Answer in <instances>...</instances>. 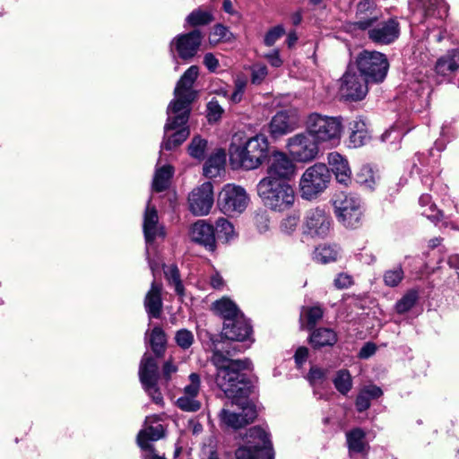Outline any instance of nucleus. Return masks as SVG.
Segmentation results:
<instances>
[{
  "mask_svg": "<svg viewBox=\"0 0 459 459\" xmlns=\"http://www.w3.org/2000/svg\"><path fill=\"white\" fill-rule=\"evenodd\" d=\"M216 368L215 381L225 395L232 400H238L247 396L244 387V369H249V359H232L225 356L221 351H214L211 359Z\"/></svg>",
  "mask_w": 459,
  "mask_h": 459,
  "instance_id": "f257e3e1",
  "label": "nucleus"
},
{
  "mask_svg": "<svg viewBox=\"0 0 459 459\" xmlns=\"http://www.w3.org/2000/svg\"><path fill=\"white\" fill-rule=\"evenodd\" d=\"M378 20V14L374 4L369 0H360L357 4L356 20L348 24L350 31L368 30L369 39L380 44H389L399 36V24L394 19L377 23L370 29Z\"/></svg>",
  "mask_w": 459,
  "mask_h": 459,
  "instance_id": "f03ea898",
  "label": "nucleus"
},
{
  "mask_svg": "<svg viewBox=\"0 0 459 459\" xmlns=\"http://www.w3.org/2000/svg\"><path fill=\"white\" fill-rule=\"evenodd\" d=\"M268 153L269 143L266 136L256 134L243 144H231L230 160L234 167L250 170L259 168L267 159Z\"/></svg>",
  "mask_w": 459,
  "mask_h": 459,
  "instance_id": "7ed1b4c3",
  "label": "nucleus"
},
{
  "mask_svg": "<svg viewBox=\"0 0 459 459\" xmlns=\"http://www.w3.org/2000/svg\"><path fill=\"white\" fill-rule=\"evenodd\" d=\"M212 307L224 318L222 335L226 339L242 342L249 337L251 326L232 300L222 298L215 301Z\"/></svg>",
  "mask_w": 459,
  "mask_h": 459,
  "instance_id": "20e7f679",
  "label": "nucleus"
},
{
  "mask_svg": "<svg viewBox=\"0 0 459 459\" xmlns=\"http://www.w3.org/2000/svg\"><path fill=\"white\" fill-rule=\"evenodd\" d=\"M256 188L264 206L272 211L285 212L291 209L296 202V192L290 183L261 179Z\"/></svg>",
  "mask_w": 459,
  "mask_h": 459,
  "instance_id": "39448f33",
  "label": "nucleus"
},
{
  "mask_svg": "<svg viewBox=\"0 0 459 459\" xmlns=\"http://www.w3.org/2000/svg\"><path fill=\"white\" fill-rule=\"evenodd\" d=\"M331 174L326 165L316 163L308 167L299 181L300 196L304 200L316 199L328 187Z\"/></svg>",
  "mask_w": 459,
  "mask_h": 459,
  "instance_id": "423d86ee",
  "label": "nucleus"
},
{
  "mask_svg": "<svg viewBox=\"0 0 459 459\" xmlns=\"http://www.w3.org/2000/svg\"><path fill=\"white\" fill-rule=\"evenodd\" d=\"M199 74V68L196 65L190 66L181 76L174 90V99L168 108H174L178 112L179 119H186V114L190 113L191 103L196 97V91L193 89L194 83Z\"/></svg>",
  "mask_w": 459,
  "mask_h": 459,
  "instance_id": "0eeeda50",
  "label": "nucleus"
},
{
  "mask_svg": "<svg viewBox=\"0 0 459 459\" xmlns=\"http://www.w3.org/2000/svg\"><path fill=\"white\" fill-rule=\"evenodd\" d=\"M306 129L316 143H332L341 138L342 124L340 117L310 114L306 120Z\"/></svg>",
  "mask_w": 459,
  "mask_h": 459,
  "instance_id": "6e6552de",
  "label": "nucleus"
},
{
  "mask_svg": "<svg viewBox=\"0 0 459 459\" xmlns=\"http://www.w3.org/2000/svg\"><path fill=\"white\" fill-rule=\"evenodd\" d=\"M352 65L368 82H382L385 78L389 66L383 54L368 50L359 53Z\"/></svg>",
  "mask_w": 459,
  "mask_h": 459,
  "instance_id": "1a4fd4ad",
  "label": "nucleus"
},
{
  "mask_svg": "<svg viewBox=\"0 0 459 459\" xmlns=\"http://www.w3.org/2000/svg\"><path fill=\"white\" fill-rule=\"evenodd\" d=\"M337 219L346 228H357L362 217L361 201L352 194L340 193L333 200Z\"/></svg>",
  "mask_w": 459,
  "mask_h": 459,
  "instance_id": "9d476101",
  "label": "nucleus"
},
{
  "mask_svg": "<svg viewBox=\"0 0 459 459\" xmlns=\"http://www.w3.org/2000/svg\"><path fill=\"white\" fill-rule=\"evenodd\" d=\"M295 160L283 152H273L269 158L266 176L262 179L290 183L297 175Z\"/></svg>",
  "mask_w": 459,
  "mask_h": 459,
  "instance_id": "9b49d317",
  "label": "nucleus"
},
{
  "mask_svg": "<svg viewBox=\"0 0 459 459\" xmlns=\"http://www.w3.org/2000/svg\"><path fill=\"white\" fill-rule=\"evenodd\" d=\"M286 149L295 161L303 163L314 160L319 152L318 143L307 129L288 138Z\"/></svg>",
  "mask_w": 459,
  "mask_h": 459,
  "instance_id": "f8f14e48",
  "label": "nucleus"
},
{
  "mask_svg": "<svg viewBox=\"0 0 459 459\" xmlns=\"http://www.w3.org/2000/svg\"><path fill=\"white\" fill-rule=\"evenodd\" d=\"M249 201L244 187L227 184L219 194L218 205L223 213L232 216L242 213L248 206Z\"/></svg>",
  "mask_w": 459,
  "mask_h": 459,
  "instance_id": "ddd939ff",
  "label": "nucleus"
},
{
  "mask_svg": "<svg viewBox=\"0 0 459 459\" xmlns=\"http://www.w3.org/2000/svg\"><path fill=\"white\" fill-rule=\"evenodd\" d=\"M168 121L164 126V138L161 143V148L171 151L179 146L189 135V129L187 128L186 122L188 121L189 114H186V119H179V111L175 112L174 108H168Z\"/></svg>",
  "mask_w": 459,
  "mask_h": 459,
  "instance_id": "4468645a",
  "label": "nucleus"
},
{
  "mask_svg": "<svg viewBox=\"0 0 459 459\" xmlns=\"http://www.w3.org/2000/svg\"><path fill=\"white\" fill-rule=\"evenodd\" d=\"M333 220L325 208L308 209L303 218V232L312 238H325L331 231Z\"/></svg>",
  "mask_w": 459,
  "mask_h": 459,
  "instance_id": "2eb2a0df",
  "label": "nucleus"
},
{
  "mask_svg": "<svg viewBox=\"0 0 459 459\" xmlns=\"http://www.w3.org/2000/svg\"><path fill=\"white\" fill-rule=\"evenodd\" d=\"M358 72L356 67L350 64L342 78L340 94L345 100H359L368 93V83L369 82Z\"/></svg>",
  "mask_w": 459,
  "mask_h": 459,
  "instance_id": "dca6fc26",
  "label": "nucleus"
},
{
  "mask_svg": "<svg viewBox=\"0 0 459 459\" xmlns=\"http://www.w3.org/2000/svg\"><path fill=\"white\" fill-rule=\"evenodd\" d=\"M213 202V186L211 182H205L194 188L188 195L189 211L195 216L207 215Z\"/></svg>",
  "mask_w": 459,
  "mask_h": 459,
  "instance_id": "f3484780",
  "label": "nucleus"
},
{
  "mask_svg": "<svg viewBox=\"0 0 459 459\" xmlns=\"http://www.w3.org/2000/svg\"><path fill=\"white\" fill-rule=\"evenodd\" d=\"M238 403L242 408L241 413L230 411L228 409H222L220 413V420L225 426L232 429H240L253 421L256 417V411L253 406L248 405L245 398L232 400V403Z\"/></svg>",
  "mask_w": 459,
  "mask_h": 459,
  "instance_id": "a211bd4d",
  "label": "nucleus"
},
{
  "mask_svg": "<svg viewBox=\"0 0 459 459\" xmlns=\"http://www.w3.org/2000/svg\"><path fill=\"white\" fill-rule=\"evenodd\" d=\"M203 40V35L198 30L177 36L171 41L170 47L175 48L179 57L184 60L193 58Z\"/></svg>",
  "mask_w": 459,
  "mask_h": 459,
  "instance_id": "6ab92c4d",
  "label": "nucleus"
},
{
  "mask_svg": "<svg viewBox=\"0 0 459 459\" xmlns=\"http://www.w3.org/2000/svg\"><path fill=\"white\" fill-rule=\"evenodd\" d=\"M299 124V119L295 111H279L273 117L270 122V134L274 138L282 136L298 128Z\"/></svg>",
  "mask_w": 459,
  "mask_h": 459,
  "instance_id": "aec40b11",
  "label": "nucleus"
},
{
  "mask_svg": "<svg viewBox=\"0 0 459 459\" xmlns=\"http://www.w3.org/2000/svg\"><path fill=\"white\" fill-rule=\"evenodd\" d=\"M189 236L194 242L204 246L208 250L213 251L215 248L214 228L204 220H199L195 222L189 230Z\"/></svg>",
  "mask_w": 459,
  "mask_h": 459,
  "instance_id": "412c9836",
  "label": "nucleus"
},
{
  "mask_svg": "<svg viewBox=\"0 0 459 459\" xmlns=\"http://www.w3.org/2000/svg\"><path fill=\"white\" fill-rule=\"evenodd\" d=\"M143 233L147 244L153 242L157 238H163L165 232L163 227L159 223L157 210L148 201L143 215Z\"/></svg>",
  "mask_w": 459,
  "mask_h": 459,
  "instance_id": "4be33fe9",
  "label": "nucleus"
},
{
  "mask_svg": "<svg viewBox=\"0 0 459 459\" xmlns=\"http://www.w3.org/2000/svg\"><path fill=\"white\" fill-rule=\"evenodd\" d=\"M328 163L338 182L347 185L351 181V170L344 157L332 152L328 155Z\"/></svg>",
  "mask_w": 459,
  "mask_h": 459,
  "instance_id": "5701e85b",
  "label": "nucleus"
},
{
  "mask_svg": "<svg viewBox=\"0 0 459 459\" xmlns=\"http://www.w3.org/2000/svg\"><path fill=\"white\" fill-rule=\"evenodd\" d=\"M161 285L152 281L144 299V307L150 316L158 318L162 308Z\"/></svg>",
  "mask_w": 459,
  "mask_h": 459,
  "instance_id": "b1692460",
  "label": "nucleus"
},
{
  "mask_svg": "<svg viewBox=\"0 0 459 459\" xmlns=\"http://www.w3.org/2000/svg\"><path fill=\"white\" fill-rule=\"evenodd\" d=\"M139 378L143 385L158 382V364L149 354L144 353L139 366Z\"/></svg>",
  "mask_w": 459,
  "mask_h": 459,
  "instance_id": "393cba45",
  "label": "nucleus"
},
{
  "mask_svg": "<svg viewBox=\"0 0 459 459\" xmlns=\"http://www.w3.org/2000/svg\"><path fill=\"white\" fill-rule=\"evenodd\" d=\"M346 439L350 455L359 453L366 455L368 445L366 441V433L359 428L353 429L346 433Z\"/></svg>",
  "mask_w": 459,
  "mask_h": 459,
  "instance_id": "a878e982",
  "label": "nucleus"
},
{
  "mask_svg": "<svg viewBox=\"0 0 459 459\" xmlns=\"http://www.w3.org/2000/svg\"><path fill=\"white\" fill-rule=\"evenodd\" d=\"M309 342L314 348L333 346L337 342V334L333 329L318 328L311 333Z\"/></svg>",
  "mask_w": 459,
  "mask_h": 459,
  "instance_id": "bb28decb",
  "label": "nucleus"
},
{
  "mask_svg": "<svg viewBox=\"0 0 459 459\" xmlns=\"http://www.w3.org/2000/svg\"><path fill=\"white\" fill-rule=\"evenodd\" d=\"M459 68V51L453 50L440 57L436 64L437 74L446 76Z\"/></svg>",
  "mask_w": 459,
  "mask_h": 459,
  "instance_id": "cd10ccee",
  "label": "nucleus"
},
{
  "mask_svg": "<svg viewBox=\"0 0 459 459\" xmlns=\"http://www.w3.org/2000/svg\"><path fill=\"white\" fill-rule=\"evenodd\" d=\"M225 152L218 151L212 155L204 166V174L209 178H216L224 171L225 165Z\"/></svg>",
  "mask_w": 459,
  "mask_h": 459,
  "instance_id": "c85d7f7f",
  "label": "nucleus"
},
{
  "mask_svg": "<svg viewBox=\"0 0 459 459\" xmlns=\"http://www.w3.org/2000/svg\"><path fill=\"white\" fill-rule=\"evenodd\" d=\"M236 456L238 459H272V452L270 449L247 442V445L236 451Z\"/></svg>",
  "mask_w": 459,
  "mask_h": 459,
  "instance_id": "c756f323",
  "label": "nucleus"
},
{
  "mask_svg": "<svg viewBox=\"0 0 459 459\" xmlns=\"http://www.w3.org/2000/svg\"><path fill=\"white\" fill-rule=\"evenodd\" d=\"M246 437L248 444L270 449L272 452V443L270 441L269 434L264 429L259 426L252 427L247 430Z\"/></svg>",
  "mask_w": 459,
  "mask_h": 459,
  "instance_id": "7c9ffc66",
  "label": "nucleus"
},
{
  "mask_svg": "<svg viewBox=\"0 0 459 459\" xmlns=\"http://www.w3.org/2000/svg\"><path fill=\"white\" fill-rule=\"evenodd\" d=\"M164 429L161 424L146 427L141 430L137 437L138 445L143 448H149L148 441H155L163 437Z\"/></svg>",
  "mask_w": 459,
  "mask_h": 459,
  "instance_id": "2f4dec72",
  "label": "nucleus"
},
{
  "mask_svg": "<svg viewBox=\"0 0 459 459\" xmlns=\"http://www.w3.org/2000/svg\"><path fill=\"white\" fill-rule=\"evenodd\" d=\"M173 169L171 166H163L157 169L153 178L152 187L157 192H161L169 186V179L172 177Z\"/></svg>",
  "mask_w": 459,
  "mask_h": 459,
  "instance_id": "473e14b6",
  "label": "nucleus"
},
{
  "mask_svg": "<svg viewBox=\"0 0 459 459\" xmlns=\"http://www.w3.org/2000/svg\"><path fill=\"white\" fill-rule=\"evenodd\" d=\"M339 251L335 246H319L314 252V259L321 264H327L337 259Z\"/></svg>",
  "mask_w": 459,
  "mask_h": 459,
  "instance_id": "72a5a7b5",
  "label": "nucleus"
},
{
  "mask_svg": "<svg viewBox=\"0 0 459 459\" xmlns=\"http://www.w3.org/2000/svg\"><path fill=\"white\" fill-rule=\"evenodd\" d=\"M167 339L166 334L160 327H154L151 333L150 344L152 351L157 356H162L165 351Z\"/></svg>",
  "mask_w": 459,
  "mask_h": 459,
  "instance_id": "f704fd0d",
  "label": "nucleus"
},
{
  "mask_svg": "<svg viewBox=\"0 0 459 459\" xmlns=\"http://www.w3.org/2000/svg\"><path fill=\"white\" fill-rule=\"evenodd\" d=\"M207 152V141L200 135H195L188 145L189 155L201 161L204 159Z\"/></svg>",
  "mask_w": 459,
  "mask_h": 459,
  "instance_id": "c9c22d12",
  "label": "nucleus"
},
{
  "mask_svg": "<svg viewBox=\"0 0 459 459\" xmlns=\"http://www.w3.org/2000/svg\"><path fill=\"white\" fill-rule=\"evenodd\" d=\"M419 299V291L415 289L409 290L401 299L395 304L397 313L403 314L409 311L417 302Z\"/></svg>",
  "mask_w": 459,
  "mask_h": 459,
  "instance_id": "e433bc0d",
  "label": "nucleus"
},
{
  "mask_svg": "<svg viewBox=\"0 0 459 459\" xmlns=\"http://www.w3.org/2000/svg\"><path fill=\"white\" fill-rule=\"evenodd\" d=\"M335 388L342 394H346L352 386L351 376L348 370H339L333 379Z\"/></svg>",
  "mask_w": 459,
  "mask_h": 459,
  "instance_id": "4c0bfd02",
  "label": "nucleus"
},
{
  "mask_svg": "<svg viewBox=\"0 0 459 459\" xmlns=\"http://www.w3.org/2000/svg\"><path fill=\"white\" fill-rule=\"evenodd\" d=\"M164 274L170 284H173L178 294L183 295L184 287L180 280L179 271L175 264L164 266Z\"/></svg>",
  "mask_w": 459,
  "mask_h": 459,
  "instance_id": "58836bf2",
  "label": "nucleus"
},
{
  "mask_svg": "<svg viewBox=\"0 0 459 459\" xmlns=\"http://www.w3.org/2000/svg\"><path fill=\"white\" fill-rule=\"evenodd\" d=\"M212 20L213 18L210 12L201 9L193 11L186 18V22L192 26L205 25Z\"/></svg>",
  "mask_w": 459,
  "mask_h": 459,
  "instance_id": "ea45409f",
  "label": "nucleus"
},
{
  "mask_svg": "<svg viewBox=\"0 0 459 459\" xmlns=\"http://www.w3.org/2000/svg\"><path fill=\"white\" fill-rule=\"evenodd\" d=\"M215 225L218 234H222L227 241L237 236L233 224L227 219L219 218Z\"/></svg>",
  "mask_w": 459,
  "mask_h": 459,
  "instance_id": "a19ab883",
  "label": "nucleus"
},
{
  "mask_svg": "<svg viewBox=\"0 0 459 459\" xmlns=\"http://www.w3.org/2000/svg\"><path fill=\"white\" fill-rule=\"evenodd\" d=\"M357 181L367 188L372 189L376 185V177L369 167H363L357 174Z\"/></svg>",
  "mask_w": 459,
  "mask_h": 459,
  "instance_id": "79ce46f5",
  "label": "nucleus"
},
{
  "mask_svg": "<svg viewBox=\"0 0 459 459\" xmlns=\"http://www.w3.org/2000/svg\"><path fill=\"white\" fill-rule=\"evenodd\" d=\"M195 398L184 394L183 396L178 399L177 404L183 411H196L201 408V403Z\"/></svg>",
  "mask_w": 459,
  "mask_h": 459,
  "instance_id": "37998d69",
  "label": "nucleus"
},
{
  "mask_svg": "<svg viewBox=\"0 0 459 459\" xmlns=\"http://www.w3.org/2000/svg\"><path fill=\"white\" fill-rule=\"evenodd\" d=\"M403 279V271L401 266L388 270L384 274V281L389 287L397 286Z\"/></svg>",
  "mask_w": 459,
  "mask_h": 459,
  "instance_id": "c03bdc74",
  "label": "nucleus"
},
{
  "mask_svg": "<svg viewBox=\"0 0 459 459\" xmlns=\"http://www.w3.org/2000/svg\"><path fill=\"white\" fill-rule=\"evenodd\" d=\"M285 34V29L282 25H277L271 28L264 35V44L266 47H273L276 41Z\"/></svg>",
  "mask_w": 459,
  "mask_h": 459,
  "instance_id": "a18cd8bd",
  "label": "nucleus"
},
{
  "mask_svg": "<svg viewBox=\"0 0 459 459\" xmlns=\"http://www.w3.org/2000/svg\"><path fill=\"white\" fill-rule=\"evenodd\" d=\"M189 384L184 387V394L196 397L200 391L201 379L198 374L192 373L189 377Z\"/></svg>",
  "mask_w": 459,
  "mask_h": 459,
  "instance_id": "49530a36",
  "label": "nucleus"
},
{
  "mask_svg": "<svg viewBox=\"0 0 459 459\" xmlns=\"http://www.w3.org/2000/svg\"><path fill=\"white\" fill-rule=\"evenodd\" d=\"M176 342L182 349H188L194 342V335L192 332L186 329H181L177 332L175 336Z\"/></svg>",
  "mask_w": 459,
  "mask_h": 459,
  "instance_id": "de8ad7c7",
  "label": "nucleus"
},
{
  "mask_svg": "<svg viewBox=\"0 0 459 459\" xmlns=\"http://www.w3.org/2000/svg\"><path fill=\"white\" fill-rule=\"evenodd\" d=\"M231 33L228 30L227 27L218 24L214 26L213 31L211 34L210 40L212 43H217L221 40H229L230 39Z\"/></svg>",
  "mask_w": 459,
  "mask_h": 459,
  "instance_id": "09e8293b",
  "label": "nucleus"
},
{
  "mask_svg": "<svg viewBox=\"0 0 459 459\" xmlns=\"http://www.w3.org/2000/svg\"><path fill=\"white\" fill-rule=\"evenodd\" d=\"M268 69L266 65L262 64L255 65L252 67L251 82L254 84H260L267 76Z\"/></svg>",
  "mask_w": 459,
  "mask_h": 459,
  "instance_id": "8fccbe9b",
  "label": "nucleus"
},
{
  "mask_svg": "<svg viewBox=\"0 0 459 459\" xmlns=\"http://www.w3.org/2000/svg\"><path fill=\"white\" fill-rule=\"evenodd\" d=\"M157 385L158 382H153L143 386L156 404L163 405V396Z\"/></svg>",
  "mask_w": 459,
  "mask_h": 459,
  "instance_id": "3c124183",
  "label": "nucleus"
},
{
  "mask_svg": "<svg viewBox=\"0 0 459 459\" xmlns=\"http://www.w3.org/2000/svg\"><path fill=\"white\" fill-rule=\"evenodd\" d=\"M307 325L313 327L323 316V310L320 307H308L306 311Z\"/></svg>",
  "mask_w": 459,
  "mask_h": 459,
  "instance_id": "603ef678",
  "label": "nucleus"
},
{
  "mask_svg": "<svg viewBox=\"0 0 459 459\" xmlns=\"http://www.w3.org/2000/svg\"><path fill=\"white\" fill-rule=\"evenodd\" d=\"M207 110L208 118L210 121H217L223 112V109L220 106L219 102L214 100L209 101V103L207 104Z\"/></svg>",
  "mask_w": 459,
  "mask_h": 459,
  "instance_id": "864d4df0",
  "label": "nucleus"
},
{
  "mask_svg": "<svg viewBox=\"0 0 459 459\" xmlns=\"http://www.w3.org/2000/svg\"><path fill=\"white\" fill-rule=\"evenodd\" d=\"M369 138L368 130L366 131H359V132H351L350 135L351 142L353 143L354 147H359L363 145L368 139Z\"/></svg>",
  "mask_w": 459,
  "mask_h": 459,
  "instance_id": "5fc2aeb1",
  "label": "nucleus"
},
{
  "mask_svg": "<svg viewBox=\"0 0 459 459\" xmlns=\"http://www.w3.org/2000/svg\"><path fill=\"white\" fill-rule=\"evenodd\" d=\"M263 57L266 59L273 67H280L283 64V60L281 57L280 51L278 49H273L269 53L264 54Z\"/></svg>",
  "mask_w": 459,
  "mask_h": 459,
  "instance_id": "6e6d98bb",
  "label": "nucleus"
},
{
  "mask_svg": "<svg viewBox=\"0 0 459 459\" xmlns=\"http://www.w3.org/2000/svg\"><path fill=\"white\" fill-rule=\"evenodd\" d=\"M370 398L368 395L361 390L356 399V407L359 411H366L370 406Z\"/></svg>",
  "mask_w": 459,
  "mask_h": 459,
  "instance_id": "4d7b16f0",
  "label": "nucleus"
},
{
  "mask_svg": "<svg viewBox=\"0 0 459 459\" xmlns=\"http://www.w3.org/2000/svg\"><path fill=\"white\" fill-rule=\"evenodd\" d=\"M434 7L443 9V12L446 13V6L441 0H429V4L426 9V14L429 16H436ZM437 16L442 18L443 14L441 13L440 10H438Z\"/></svg>",
  "mask_w": 459,
  "mask_h": 459,
  "instance_id": "13d9d810",
  "label": "nucleus"
},
{
  "mask_svg": "<svg viewBox=\"0 0 459 459\" xmlns=\"http://www.w3.org/2000/svg\"><path fill=\"white\" fill-rule=\"evenodd\" d=\"M352 277L347 273H340L334 280V285L338 289H346L352 284Z\"/></svg>",
  "mask_w": 459,
  "mask_h": 459,
  "instance_id": "bf43d9fd",
  "label": "nucleus"
},
{
  "mask_svg": "<svg viewBox=\"0 0 459 459\" xmlns=\"http://www.w3.org/2000/svg\"><path fill=\"white\" fill-rule=\"evenodd\" d=\"M299 221V218L296 214L290 215L286 217L282 222L281 227L285 231H292L298 225Z\"/></svg>",
  "mask_w": 459,
  "mask_h": 459,
  "instance_id": "052dcab7",
  "label": "nucleus"
},
{
  "mask_svg": "<svg viewBox=\"0 0 459 459\" xmlns=\"http://www.w3.org/2000/svg\"><path fill=\"white\" fill-rule=\"evenodd\" d=\"M325 377V371L316 367H312L308 373V379L312 384L323 380Z\"/></svg>",
  "mask_w": 459,
  "mask_h": 459,
  "instance_id": "680f3d73",
  "label": "nucleus"
},
{
  "mask_svg": "<svg viewBox=\"0 0 459 459\" xmlns=\"http://www.w3.org/2000/svg\"><path fill=\"white\" fill-rule=\"evenodd\" d=\"M204 64L209 71L214 72L219 66V61L212 53H206L204 56Z\"/></svg>",
  "mask_w": 459,
  "mask_h": 459,
  "instance_id": "e2e57ef3",
  "label": "nucleus"
},
{
  "mask_svg": "<svg viewBox=\"0 0 459 459\" xmlns=\"http://www.w3.org/2000/svg\"><path fill=\"white\" fill-rule=\"evenodd\" d=\"M308 357V349L306 347H299L295 352V362L299 367H301Z\"/></svg>",
  "mask_w": 459,
  "mask_h": 459,
  "instance_id": "0e129e2a",
  "label": "nucleus"
},
{
  "mask_svg": "<svg viewBox=\"0 0 459 459\" xmlns=\"http://www.w3.org/2000/svg\"><path fill=\"white\" fill-rule=\"evenodd\" d=\"M178 371V368L171 361H167L163 365L162 377L168 382L171 378V375Z\"/></svg>",
  "mask_w": 459,
  "mask_h": 459,
  "instance_id": "69168bd1",
  "label": "nucleus"
},
{
  "mask_svg": "<svg viewBox=\"0 0 459 459\" xmlns=\"http://www.w3.org/2000/svg\"><path fill=\"white\" fill-rule=\"evenodd\" d=\"M422 214L433 221H437L443 216L442 212L437 211L433 204H431L429 209L424 210Z\"/></svg>",
  "mask_w": 459,
  "mask_h": 459,
  "instance_id": "338daca9",
  "label": "nucleus"
},
{
  "mask_svg": "<svg viewBox=\"0 0 459 459\" xmlns=\"http://www.w3.org/2000/svg\"><path fill=\"white\" fill-rule=\"evenodd\" d=\"M370 399L378 398L383 394L380 387L377 385H368L362 389Z\"/></svg>",
  "mask_w": 459,
  "mask_h": 459,
  "instance_id": "774afa93",
  "label": "nucleus"
}]
</instances>
